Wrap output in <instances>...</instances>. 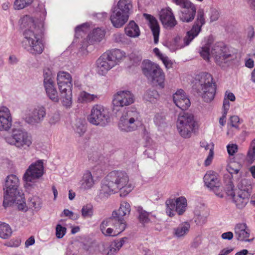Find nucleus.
I'll return each mask as SVG.
<instances>
[{"mask_svg":"<svg viewBox=\"0 0 255 255\" xmlns=\"http://www.w3.org/2000/svg\"><path fill=\"white\" fill-rule=\"evenodd\" d=\"M106 181L102 187V191L104 193L112 194L119 191L121 197H126L134 188L128 174L123 171L111 172L107 176Z\"/></svg>","mask_w":255,"mask_h":255,"instance_id":"1","label":"nucleus"},{"mask_svg":"<svg viewBox=\"0 0 255 255\" xmlns=\"http://www.w3.org/2000/svg\"><path fill=\"white\" fill-rule=\"evenodd\" d=\"M42 26V23L36 25L34 21L30 19L28 27L23 32L25 48L33 54H39L44 49Z\"/></svg>","mask_w":255,"mask_h":255,"instance_id":"2","label":"nucleus"},{"mask_svg":"<svg viewBox=\"0 0 255 255\" xmlns=\"http://www.w3.org/2000/svg\"><path fill=\"white\" fill-rule=\"evenodd\" d=\"M57 82L63 105L70 108L72 104V77L70 74L66 72H59L57 76Z\"/></svg>","mask_w":255,"mask_h":255,"instance_id":"3","label":"nucleus"},{"mask_svg":"<svg viewBox=\"0 0 255 255\" xmlns=\"http://www.w3.org/2000/svg\"><path fill=\"white\" fill-rule=\"evenodd\" d=\"M200 53L201 56L207 61H209L210 56L214 57L216 62L219 64L226 63L232 57L229 48L220 42L216 44L211 52L208 45L202 47Z\"/></svg>","mask_w":255,"mask_h":255,"instance_id":"4","label":"nucleus"},{"mask_svg":"<svg viewBox=\"0 0 255 255\" xmlns=\"http://www.w3.org/2000/svg\"><path fill=\"white\" fill-rule=\"evenodd\" d=\"M199 82L197 91L206 102H210L214 98L216 85L213 82L212 76L208 73H202L197 77Z\"/></svg>","mask_w":255,"mask_h":255,"instance_id":"5","label":"nucleus"},{"mask_svg":"<svg viewBox=\"0 0 255 255\" xmlns=\"http://www.w3.org/2000/svg\"><path fill=\"white\" fill-rule=\"evenodd\" d=\"M205 23L204 12L200 10L198 12L197 18L192 29L187 32V35L184 38L179 36L176 37L173 41V44L176 49H180L188 45L190 42L199 34L201 27Z\"/></svg>","mask_w":255,"mask_h":255,"instance_id":"6","label":"nucleus"},{"mask_svg":"<svg viewBox=\"0 0 255 255\" xmlns=\"http://www.w3.org/2000/svg\"><path fill=\"white\" fill-rule=\"evenodd\" d=\"M225 196L230 199L238 208H243L249 201L250 193L248 190L234 189L232 182L230 180L225 189Z\"/></svg>","mask_w":255,"mask_h":255,"instance_id":"7","label":"nucleus"},{"mask_svg":"<svg viewBox=\"0 0 255 255\" xmlns=\"http://www.w3.org/2000/svg\"><path fill=\"white\" fill-rule=\"evenodd\" d=\"M142 71L153 85L161 88H164L165 75L158 65L149 61H144Z\"/></svg>","mask_w":255,"mask_h":255,"instance_id":"8","label":"nucleus"},{"mask_svg":"<svg viewBox=\"0 0 255 255\" xmlns=\"http://www.w3.org/2000/svg\"><path fill=\"white\" fill-rule=\"evenodd\" d=\"M197 126V124L192 114L184 113L179 115L177 122V127L182 137H190Z\"/></svg>","mask_w":255,"mask_h":255,"instance_id":"9","label":"nucleus"},{"mask_svg":"<svg viewBox=\"0 0 255 255\" xmlns=\"http://www.w3.org/2000/svg\"><path fill=\"white\" fill-rule=\"evenodd\" d=\"M19 185V179L15 175L11 174L7 177L3 187V206L10 204L12 200L11 197L21 192L18 188Z\"/></svg>","mask_w":255,"mask_h":255,"instance_id":"10","label":"nucleus"},{"mask_svg":"<svg viewBox=\"0 0 255 255\" xmlns=\"http://www.w3.org/2000/svg\"><path fill=\"white\" fill-rule=\"evenodd\" d=\"M165 211L168 216L170 217H173L177 212L181 215L183 214L187 206V200L183 197L181 196L175 199H168L165 202Z\"/></svg>","mask_w":255,"mask_h":255,"instance_id":"11","label":"nucleus"},{"mask_svg":"<svg viewBox=\"0 0 255 255\" xmlns=\"http://www.w3.org/2000/svg\"><path fill=\"white\" fill-rule=\"evenodd\" d=\"M204 181L206 185L212 189L215 194L220 197L225 196V187H223L219 178V175L213 171H208L204 177Z\"/></svg>","mask_w":255,"mask_h":255,"instance_id":"12","label":"nucleus"},{"mask_svg":"<svg viewBox=\"0 0 255 255\" xmlns=\"http://www.w3.org/2000/svg\"><path fill=\"white\" fill-rule=\"evenodd\" d=\"M139 118V114L135 111H128L120 119L119 127L122 130L131 131L136 129V122Z\"/></svg>","mask_w":255,"mask_h":255,"instance_id":"13","label":"nucleus"},{"mask_svg":"<svg viewBox=\"0 0 255 255\" xmlns=\"http://www.w3.org/2000/svg\"><path fill=\"white\" fill-rule=\"evenodd\" d=\"M8 143L18 148L24 149L29 147L32 143L31 137L26 132L21 130H14L11 137H7Z\"/></svg>","mask_w":255,"mask_h":255,"instance_id":"14","label":"nucleus"},{"mask_svg":"<svg viewBox=\"0 0 255 255\" xmlns=\"http://www.w3.org/2000/svg\"><path fill=\"white\" fill-rule=\"evenodd\" d=\"M44 173L43 163L41 160H39L32 164L25 173L23 179L27 183L32 182L33 180L38 179Z\"/></svg>","mask_w":255,"mask_h":255,"instance_id":"15","label":"nucleus"},{"mask_svg":"<svg viewBox=\"0 0 255 255\" xmlns=\"http://www.w3.org/2000/svg\"><path fill=\"white\" fill-rule=\"evenodd\" d=\"M88 120L90 123L95 125L105 124L108 120L104 108L98 105H95L91 111Z\"/></svg>","mask_w":255,"mask_h":255,"instance_id":"16","label":"nucleus"},{"mask_svg":"<svg viewBox=\"0 0 255 255\" xmlns=\"http://www.w3.org/2000/svg\"><path fill=\"white\" fill-rule=\"evenodd\" d=\"M133 102V95L128 91H121L114 95L113 104L116 106H128Z\"/></svg>","mask_w":255,"mask_h":255,"instance_id":"17","label":"nucleus"},{"mask_svg":"<svg viewBox=\"0 0 255 255\" xmlns=\"http://www.w3.org/2000/svg\"><path fill=\"white\" fill-rule=\"evenodd\" d=\"M159 19L163 27L171 28L177 24V21L169 7L162 8L159 12Z\"/></svg>","mask_w":255,"mask_h":255,"instance_id":"18","label":"nucleus"},{"mask_svg":"<svg viewBox=\"0 0 255 255\" xmlns=\"http://www.w3.org/2000/svg\"><path fill=\"white\" fill-rule=\"evenodd\" d=\"M114 222L112 218H109L103 221L100 225L102 233L106 236H116L123 232L124 225L122 224L119 228H113Z\"/></svg>","mask_w":255,"mask_h":255,"instance_id":"19","label":"nucleus"},{"mask_svg":"<svg viewBox=\"0 0 255 255\" xmlns=\"http://www.w3.org/2000/svg\"><path fill=\"white\" fill-rule=\"evenodd\" d=\"M115 67L105 53L103 54L96 61L97 72L102 75L106 74L112 68Z\"/></svg>","mask_w":255,"mask_h":255,"instance_id":"20","label":"nucleus"},{"mask_svg":"<svg viewBox=\"0 0 255 255\" xmlns=\"http://www.w3.org/2000/svg\"><path fill=\"white\" fill-rule=\"evenodd\" d=\"M173 101L175 105L182 110L187 109L191 103L188 97L182 90H179L173 95Z\"/></svg>","mask_w":255,"mask_h":255,"instance_id":"21","label":"nucleus"},{"mask_svg":"<svg viewBox=\"0 0 255 255\" xmlns=\"http://www.w3.org/2000/svg\"><path fill=\"white\" fill-rule=\"evenodd\" d=\"M182 10L179 15L180 19L184 22L192 21L195 16L196 8L192 2L186 3V5L182 7Z\"/></svg>","mask_w":255,"mask_h":255,"instance_id":"22","label":"nucleus"},{"mask_svg":"<svg viewBox=\"0 0 255 255\" xmlns=\"http://www.w3.org/2000/svg\"><path fill=\"white\" fill-rule=\"evenodd\" d=\"M12 125V118L9 109L6 107L0 109V130H7Z\"/></svg>","mask_w":255,"mask_h":255,"instance_id":"23","label":"nucleus"},{"mask_svg":"<svg viewBox=\"0 0 255 255\" xmlns=\"http://www.w3.org/2000/svg\"><path fill=\"white\" fill-rule=\"evenodd\" d=\"M129 16L113 8L110 20L113 26L117 28L122 27L128 20Z\"/></svg>","mask_w":255,"mask_h":255,"instance_id":"24","label":"nucleus"},{"mask_svg":"<svg viewBox=\"0 0 255 255\" xmlns=\"http://www.w3.org/2000/svg\"><path fill=\"white\" fill-rule=\"evenodd\" d=\"M143 16L149 22V27L153 35L154 42L155 44H157L158 42L160 32V26L158 21L155 17L150 14L144 13Z\"/></svg>","mask_w":255,"mask_h":255,"instance_id":"25","label":"nucleus"},{"mask_svg":"<svg viewBox=\"0 0 255 255\" xmlns=\"http://www.w3.org/2000/svg\"><path fill=\"white\" fill-rule=\"evenodd\" d=\"M44 86L47 96L52 101L57 102L59 100L58 93L53 80L50 78H45L44 80Z\"/></svg>","mask_w":255,"mask_h":255,"instance_id":"26","label":"nucleus"},{"mask_svg":"<svg viewBox=\"0 0 255 255\" xmlns=\"http://www.w3.org/2000/svg\"><path fill=\"white\" fill-rule=\"evenodd\" d=\"M46 115L45 110L42 107H38L34 110L31 115L25 117V121L29 124H34L38 123Z\"/></svg>","mask_w":255,"mask_h":255,"instance_id":"27","label":"nucleus"},{"mask_svg":"<svg viewBox=\"0 0 255 255\" xmlns=\"http://www.w3.org/2000/svg\"><path fill=\"white\" fill-rule=\"evenodd\" d=\"M235 232L237 236V239L241 241H249V238L250 235V231L247 225L244 223L238 224L235 228Z\"/></svg>","mask_w":255,"mask_h":255,"instance_id":"28","label":"nucleus"},{"mask_svg":"<svg viewBox=\"0 0 255 255\" xmlns=\"http://www.w3.org/2000/svg\"><path fill=\"white\" fill-rule=\"evenodd\" d=\"M12 200L11 201L10 204L6 206H3L5 208L11 206L13 204L15 203L18 209L20 211L26 212L28 207L26 206L25 199L24 197V194L22 191L19 193L13 195L11 197Z\"/></svg>","mask_w":255,"mask_h":255,"instance_id":"29","label":"nucleus"},{"mask_svg":"<svg viewBox=\"0 0 255 255\" xmlns=\"http://www.w3.org/2000/svg\"><path fill=\"white\" fill-rule=\"evenodd\" d=\"M115 66L126 57V53L120 49H116L105 52Z\"/></svg>","mask_w":255,"mask_h":255,"instance_id":"30","label":"nucleus"},{"mask_svg":"<svg viewBox=\"0 0 255 255\" xmlns=\"http://www.w3.org/2000/svg\"><path fill=\"white\" fill-rule=\"evenodd\" d=\"M125 238L122 239L120 241H114L109 245H106L103 254L105 255H113L122 247L124 243Z\"/></svg>","mask_w":255,"mask_h":255,"instance_id":"31","label":"nucleus"},{"mask_svg":"<svg viewBox=\"0 0 255 255\" xmlns=\"http://www.w3.org/2000/svg\"><path fill=\"white\" fill-rule=\"evenodd\" d=\"M80 187L83 189H89L93 187L95 181L93 177L89 171H86L80 181Z\"/></svg>","mask_w":255,"mask_h":255,"instance_id":"32","label":"nucleus"},{"mask_svg":"<svg viewBox=\"0 0 255 255\" xmlns=\"http://www.w3.org/2000/svg\"><path fill=\"white\" fill-rule=\"evenodd\" d=\"M132 8V4L130 0H119L117 6L114 8L129 16Z\"/></svg>","mask_w":255,"mask_h":255,"instance_id":"33","label":"nucleus"},{"mask_svg":"<svg viewBox=\"0 0 255 255\" xmlns=\"http://www.w3.org/2000/svg\"><path fill=\"white\" fill-rule=\"evenodd\" d=\"M99 97L96 94H91L85 91H81L77 97V102L80 104H87L96 101Z\"/></svg>","mask_w":255,"mask_h":255,"instance_id":"34","label":"nucleus"},{"mask_svg":"<svg viewBox=\"0 0 255 255\" xmlns=\"http://www.w3.org/2000/svg\"><path fill=\"white\" fill-rule=\"evenodd\" d=\"M125 32L127 35L130 37H136L140 34V30L136 23L130 21L125 28Z\"/></svg>","mask_w":255,"mask_h":255,"instance_id":"35","label":"nucleus"},{"mask_svg":"<svg viewBox=\"0 0 255 255\" xmlns=\"http://www.w3.org/2000/svg\"><path fill=\"white\" fill-rule=\"evenodd\" d=\"M247 156L251 161V163L255 159V138L252 141L250 149L248 152ZM249 171L251 172L252 177L255 179V166H251Z\"/></svg>","mask_w":255,"mask_h":255,"instance_id":"36","label":"nucleus"},{"mask_svg":"<svg viewBox=\"0 0 255 255\" xmlns=\"http://www.w3.org/2000/svg\"><path fill=\"white\" fill-rule=\"evenodd\" d=\"M130 211V206L129 204L127 202H122L117 214L118 218H122L126 215H128Z\"/></svg>","mask_w":255,"mask_h":255,"instance_id":"37","label":"nucleus"},{"mask_svg":"<svg viewBox=\"0 0 255 255\" xmlns=\"http://www.w3.org/2000/svg\"><path fill=\"white\" fill-rule=\"evenodd\" d=\"M12 234L10 227L6 223H0V237L2 239L8 238Z\"/></svg>","mask_w":255,"mask_h":255,"instance_id":"38","label":"nucleus"},{"mask_svg":"<svg viewBox=\"0 0 255 255\" xmlns=\"http://www.w3.org/2000/svg\"><path fill=\"white\" fill-rule=\"evenodd\" d=\"M105 35L104 31L101 28L94 29L92 32L89 35V40L100 41Z\"/></svg>","mask_w":255,"mask_h":255,"instance_id":"39","label":"nucleus"},{"mask_svg":"<svg viewBox=\"0 0 255 255\" xmlns=\"http://www.w3.org/2000/svg\"><path fill=\"white\" fill-rule=\"evenodd\" d=\"M130 66L139 65L141 61L142 57L138 52H132L128 55Z\"/></svg>","mask_w":255,"mask_h":255,"instance_id":"40","label":"nucleus"},{"mask_svg":"<svg viewBox=\"0 0 255 255\" xmlns=\"http://www.w3.org/2000/svg\"><path fill=\"white\" fill-rule=\"evenodd\" d=\"M189 224L186 222L184 223L175 230V234L177 237L184 236L189 231Z\"/></svg>","mask_w":255,"mask_h":255,"instance_id":"41","label":"nucleus"},{"mask_svg":"<svg viewBox=\"0 0 255 255\" xmlns=\"http://www.w3.org/2000/svg\"><path fill=\"white\" fill-rule=\"evenodd\" d=\"M240 169V165L236 161H231L227 167V171L231 174H237Z\"/></svg>","mask_w":255,"mask_h":255,"instance_id":"42","label":"nucleus"},{"mask_svg":"<svg viewBox=\"0 0 255 255\" xmlns=\"http://www.w3.org/2000/svg\"><path fill=\"white\" fill-rule=\"evenodd\" d=\"M33 0H15L14 6L15 9H21L31 4Z\"/></svg>","mask_w":255,"mask_h":255,"instance_id":"43","label":"nucleus"},{"mask_svg":"<svg viewBox=\"0 0 255 255\" xmlns=\"http://www.w3.org/2000/svg\"><path fill=\"white\" fill-rule=\"evenodd\" d=\"M93 214V207L91 204L83 206L82 209V215L84 217H91Z\"/></svg>","mask_w":255,"mask_h":255,"instance_id":"44","label":"nucleus"},{"mask_svg":"<svg viewBox=\"0 0 255 255\" xmlns=\"http://www.w3.org/2000/svg\"><path fill=\"white\" fill-rule=\"evenodd\" d=\"M113 221L114 222L113 225V228L116 229V228H119L120 225L123 224L124 225L123 231L125 230L127 227L126 222L124 219H121V218H112Z\"/></svg>","mask_w":255,"mask_h":255,"instance_id":"45","label":"nucleus"},{"mask_svg":"<svg viewBox=\"0 0 255 255\" xmlns=\"http://www.w3.org/2000/svg\"><path fill=\"white\" fill-rule=\"evenodd\" d=\"M230 125L236 128H239L241 124L240 119L237 116H232L230 118Z\"/></svg>","mask_w":255,"mask_h":255,"instance_id":"46","label":"nucleus"},{"mask_svg":"<svg viewBox=\"0 0 255 255\" xmlns=\"http://www.w3.org/2000/svg\"><path fill=\"white\" fill-rule=\"evenodd\" d=\"M227 151L230 155H234L238 152V146L236 144H229L227 146Z\"/></svg>","mask_w":255,"mask_h":255,"instance_id":"47","label":"nucleus"},{"mask_svg":"<svg viewBox=\"0 0 255 255\" xmlns=\"http://www.w3.org/2000/svg\"><path fill=\"white\" fill-rule=\"evenodd\" d=\"M66 229L60 225H57L56 228V235L58 238H61L66 233Z\"/></svg>","mask_w":255,"mask_h":255,"instance_id":"48","label":"nucleus"},{"mask_svg":"<svg viewBox=\"0 0 255 255\" xmlns=\"http://www.w3.org/2000/svg\"><path fill=\"white\" fill-rule=\"evenodd\" d=\"M149 213L146 211H141L139 216V219L142 223H147L149 221Z\"/></svg>","mask_w":255,"mask_h":255,"instance_id":"49","label":"nucleus"},{"mask_svg":"<svg viewBox=\"0 0 255 255\" xmlns=\"http://www.w3.org/2000/svg\"><path fill=\"white\" fill-rule=\"evenodd\" d=\"M200 146L205 148V149L209 150L210 151L214 150V144L212 142L208 143L206 141L202 140L200 142Z\"/></svg>","mask_w":255,"mask_h":255,"instance_id":"50","label":"nucleus"},{"mask_svg":"<svg viewBox=\"0 0 255 255\" xmlns=\"http://www.w3.org/2000/svg\"><path fill=\"white\" fill-rule=\"evenodd\" d=\"M230 108V103L228 101V99L224 98L223 106V113L227 114Z\"/></svg>","mask_w":255,"mask_h":255,"instance_id":"51","label":"nucleus"},{"mask_svg":"<svg viewBox=\"0 0 255 255\" xmlns=\"http://www.w3.org/2000/svg\"><path fill=\"white\" fill-rule=\"evenodd\" d=\"M214 151H209V155L205 161V165L207 166L211 164L213 158Z\"/></svg>","mask_w":255,"mask_h":255,"instance_id":"52","label":"nucleus"},{"mask_svg":"<svg viewBox=\"0 0 255 255\" xmlns=\"http://www.w3.org/2000/svg\"><path fill=\"white\" fill-rule=\"evenodd\" d=\"M161 59L166 68H169L171 67L172 63L167 57L163 56L161 57Z\"/></svg>","mask_w":255,"mask_h":255,"instance_id":"53","label":"nucleus"},{"mask_svg":"<svg viewBox=\"0 0 255 255\" xmlns=\"http://www.w3.org/2000/svg\"><path fill=\"white\" fill-rule=\"evenodd\" d=\"M225 98L227 99L228 101H229V100H230L232 102H234L236 100V98H235V96L234 95V94L230 92H228V91H226V92L225 93Z\"/></svg>","mask_w":255,"mask_h":255,"instance_id":"54","label":"nucleus"},{"mask_svg":"<svg viewBox=\"0 0 255 255\" xmlns=\"http://www.w3.org/2000/svg\"><path fill=\"white\" fill-rule=\"evenodd\" d=\"M173 1L177 5L182 7L186 5V3L192 2L190 0H173Z\"/></svg>","mask_w":255,"mask_h":255,"instance_id":"55","label":"nucleus"},{"mask_svg":"<svg viewBox=\"0 0 255 255\" xmlns=\"http://www.w3.org/2000/svg\"><path fill=\"white\" fill-rule=\"evenodd\" d=\"M222 237L224 239L231 240L233 237V234L231 232L224 233L222 235Z\"/></svg>","mask_w":255,"mask_h":255,"instance_id":"56","label":"nucleus"},{"mask_svg":"<svg viewBox=\"0 0 255 255\" xmlns=\"http://www.w3.org/2000/svg\"><path fill=\"white\" fill-rule=\"evenodd\" d=\"M86 130V127L83 124H80V125L77 128L76 131L79 133L80 134H83Z\"/></svg>","mask_w":255,"mask_h":255,"instance_id":"57","label":"nucleus"},{"mask_svg":"<svg viewBox=\"0 0 255 255\" xmlns=\"http://www.w3.org/2000/svg\"><path fill=\"white\" fill-rule=\"evenodd\" d=\"M219 17V12L217 10H213L211 15V20L215 21L218 19Z\"/></svg>","mask_w":255,"mask_h":255,"instance_id":"58","label":"nucleus"},{"mask_svg":"<svg viewBox=\"0 0 255 255\" xmlns=\"http://www.w3.org/2000/svg\"><path fill=\"white\" fill-rule=\"evenodd\" d=\"M59 115L58 114H55L50 119L49 122L51 124H54L59 120Z\"/></svg>","mask_w":255,"mask_h":255,"instance_id":"59","label":"nucleus"},{"mask_svg":"<svg viewBox=\"0 0 255 255\" xmlns=\"http://www.w3.org/2000/svg\"><path fill=\"white\" fill-rule=\"evenodd\" d=\"M35 243V240L33 237L31 236L25 242V246L26 247H28L29 246L32 245Z\"/></svg>","mask_w":255,"mask_h":255,"instance_id":"60","label":"nucleus"},{"mask_svg":"<svg viewBox=\"0 0 255 255\" xmlns=\"http://www.w3.org/2000/svg\"><path fill=\"white\" fill-rule=\"evenodd\" d=\"M245 65L246 67L250 68H252L254 66V62L253 60H252L251 58H249L246 60Z\"/></svg>","mask_w":255,"mask_h":255,"instance_id":"61","label":"nucleus"},{"mask_svg":"<svg viewBox=\"0 0 255 255\" xmlns=\"http://www.w3.org/2000/svg\"><path fill=\"white\" fill-rule=\"evenodd\" d=\"M227 115L223 113L222 117L220 118L219 123L222 126H224L226 123Z\"/></svg>","mask_w":255,"mask_h":255,"instance_id":"62","label":"nucleus"},{"mask_svg":"<svg viewBox=\"0 0 255 255\" xmlns=\"http://www.w3.org/2000/svg\"><path fill=\"white\" fill-rule=\"evenodd\" d=\"M233 251V249H224L218 255H227Z\"/></svg>","mask_w":255,"mask_h":255,"instance_id":"63","label":"nucleus"},{"mask_svg":"<svg viewBox=\"0 0 255 255\" xmlns=\"http://www.w3.org/2000/svg\"><path fill=\"white\" fill-rule=\"evenodd\" d=\"M63 214L65 216L71 217L73 215V213L72 212L69 211V210L65 209L63 211Z\"/></svg>","mask_w":255,"mask_h":255,"instance_id":"64","label":"nucleus"}]
</instances>
